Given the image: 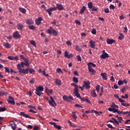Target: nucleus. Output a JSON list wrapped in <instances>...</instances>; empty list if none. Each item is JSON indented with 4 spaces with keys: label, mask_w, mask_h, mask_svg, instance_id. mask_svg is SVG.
<instances>
[{
    "label": "nucleus",
    "mask_w": 130,
    "mask_h": 130,
    "mask_svg": "<svg viewBox=\"0 0 130 130\" xmlns=\"http://www.w3.org/2000/svg\"><path fill=\"white\" fill-rule=\"evenodd\" d=\"M26 23L27 25H31L34 23V21L31 19H27L26 20Z\"/></svg>",
    "instance_id": "22"
},
{
    "label": "nucleus",
    "mask_w": 130,
    "mask_h": 130,
    "mask_svg": "<svg viewBox=\"0 0 130 130\" xmlns=\"http://www.w3.org/2000/svg\"><path fill=\"white\" fill-rule=\"evenodd\" d=\"M4 46H5V47L6 48H10V45L8 43H4Z\"/></svg>",
    "instance_id": "39"
},
{
    "label": "nucleus",
    "mask_w": 130,
    "mask_h": 130,
    "mask_svg": "<svg viewBox=\"0 0 130 130\" xmlns=\"http://www.w3.org/2000/svg\"><path fill=\"white\" fill-rule=\"evenodd\" d=\"M17 29L22 30V29L23 28V25L20 23L17 24Z\"/></svg>",
    "instance_id": "28"
},
{
    "label": "nucleus",
    "mask_w": 130,
    "mask_h": 130,
    "mask_svg": "<svg viewBox=\"0 0 130 130\" xmlns=\"http://www.w3.org/2000/svg\"><path fill=\"white\" fill-rule=\"evenodd\" d=\"M6 110H7V108H6L5 107L0 108V112H4Z\"/></svg>",
    "instance_id": "55"
},
{
    "label": "nucleus",
    "mask_w": 130,
    "mask_h": 130,
    "mask_svg": "<svg viewBox=\"0 0 130 130\" xmlns=\"http://www.w3.org/2000/svg\"><path fill=\"white\" fill-rule=\"evenodd\" d=\"M88 71L90 73V75H95V73H96L95 71L94 70L93 68L89 67L88 68Z\"/></svg>",
    "instance_id": "15"
},
{
    "label": "nucleus",
    "mask_w": 130,
    "mask_h": 130,
    "mask_svg": "<svg viewBox=\"0 0 130 130\" xmlns=\"http://www.w3.org/2000/svg\"><path fill=\"white\" fill-rule=\"evenodd\" d=\"M86 7L85 6H83L81 7L80 11L79 12V14H82L84 13V11L86 10Z\"/></svg>",
    "instance_id": "21"
},
{
    "label": "nucleus",
    "mask_w": 130,
    "mask_h": 130,
    "mask_svg": "<svg viewBox=\"0 0 130 130\" xmlns=\"http://www.w3.org/2000/svg\"><path fill=\"white\" fill-rule=\"evenodd\" d=\"M50 101H48L49 105H50L52 107H55L56 106V104L55 103V101H54L53 98L52 96H50Z\"/></svg>",
    "instance_id": "4"
},
{
    "label": "nucleus",
    "mask_w": 130,
    "mask_h": 130,
    "mask_svg": "<svg viewBox=\"0 0 130 130\" xmlns=\"http://www.w3.org/2000/svg\"><path fill=\"white\" fill-rule=\"evenodd\" d=\"M107 127H109V128L111 129H115V128L114 127H113L112 125L111 124H109L107 125Z\"/></svg>",
    "instance_id": "47"
},
{
    "label": "nucleus",
    "mask_w": 130,
    "mask_h": 130,
    "mask_svg": "<svg viewBox=\"0 0 130 130\" xmlns=\"http://www.w3.org/2000/svg\"><path fill=\"white\" fill-rule=\"evenodd\" d=\"M77 60L79 61H82V58H81V56L80 55L77 56Z\"/></svg>",
    "instance_id": "58"
},
{
    "label": "nucleus",
    "mask_w": 130,
    "mask_h": 130,
    "mask_svg": "<svg viewBox=\"0 0 130 130\" xmlns=\"http://www.w3.org/2000/svg\"><path fill=\"white\" fill-rule=\"evenodd\" d=\"M56 72L58 73H62V74L63 73V71H62L61 68H57Z\"/></svg>",
    "instance_id": "40"
},
{
    "label": "nucleus",
    "mask_w": 130,
    "mask_h": 130,
    "mask_svg": "<svg viewBox=\"0 0 130 130\" xmlns=\"http://www.w3.org/2000/svg\"><path fill=\"white\" fill-rule=\"evenodd\" d=\"M100 85H98L95 86V90L96 92H99L100 91Z\"/></svg>",
    "instance_id": "49"
},
{
    "label": "nucleus",
    "mask_w": 130,
    "mask_h": 130,
    "mask_svg": "<svg viewBox=\"0 0 130 130\" xmlns=\"http://www.w3.org/2000/svg\"><path fill=\"white\" fill-rule=\"evenodd\" d=\"M13 38L15 39H17V31H15L14 33H13Z\"/></svg>",
    "instance_id": "48"
},
{
    "label": "nucleus",
    "mask_w": 130,
    "mask_h": 130,
    "mask_svg": "<svg viewBox=\"0 0 130 130\" xmlns=\"http://www.w3.org/2000/svg\"><path fill=\"white\" fill-rule=\"evenodd\" d=\"M74 94H75V96H77V98L79 99V100L83 98L80 96V93H79L78 90H74Z\"/></svg>",
    "instance_id": "12"
},
{
    "label": "nucleus",
    "mask_w": 130,
    "mask_h": 130,
    "mask_svg": "<svg viewBox=\"0 0 130 130\" xmlns=\"http://www.w3.org/2000/svg\"><path fill=\"white\" fill-rule=\"evenodd\" d=\"M71 86H75V88H74V90H78V88H79V86L78 85H77L75 83H71Z\"/></svg>",
    "instance_id": "30"
},
{
    "label": "nucleus",
    "mask_w": 130,
    "mask_h": 130,
    "mask_svg": "<svg viewBox=\"0 0 130 130\" xmlns=\"http://www.w3.org/2000/svg\"><path fill=\"white\" fill-rule=\"evenodd\" d=\"M115 117L118 118V121L114 118H112L111 119L113 120L115 124L119 125V123H122V121L123 120L122 117H119L118 115H116L115 116Z\"/></svg>",
    "instance_id": "3"
},
{
    "label": "nucleus",
    "mask_w": 130,
    "mask_h": 130,
    "mask_svg": "<svg viewBox=\"0 0 130 130\" xmlns=\"http://www.w3.org/2000/svg\"><path fill=\"white\" fill-rule=\"evenodd\" d=\"M21 38V36L20 34H19L18 31H17V39H19Z\"/></svg>",
    "instance_id": "59"
},
{
    "label": "nucleus",
    "mask_w": 130,
    "mask_h": 130,
    "mask_svg": "<svg viewBox=\"0 0 130 130\" xmlns=\"http://www.w3.org/2000/svg\"><path fill=\"white\" fill-rule=\"evenodd\" d=\"M43 20V19L42 17H38V18H36V20H35V23L37 25H41V21Z\"/></svg>",
    "instance_id": "10"
},
{
    "label": "nucleus",
    "mask_w": 130,
    "mask_h": 130,
    "mask_svg": "<svg viewBox=\"0 0 130 130\" xmlns=\"http://www.w3.org/2000/svg\"><path fill=\"white\" fill-rule=\"evenodd\" d=\"M90 44V47L92 48H95V42L93 41H90V42L89 43Z\"/></svg>",
    "instance_id": "27"
},
{
    "label": "nucleus",
    "mask_w": 130,
    "mask_h": 130,
    "mask_svg": "<svg viewBox=\"0 0 130 130\" xmlns=\"http://www.w3.org/2000/svg\"><path fill=\"white\" fill-rule=\"evenodd\" d=\"M19 12H20L21 13H22L23 14H25L26 12L27 11V10L25 9L22 8H19Z\"/></svg>",
    "instance_id": "29"
},
{
    "label": "nucleus",
    "mask_w": 130,
    "mask_h": 130,
    "mask_svg": "<svg viewBox=\"0 0 130 130\" xmlns=\"http://www.w3.org/2000/svg\"><path fill=\"white\" fill-rule=\"evenodd\" d=\"M62 100H63L64 101L67 102H70L71 100H72L73 101H75V99H73V97L72 96H68L67 95H64L63 96H62Z\"/></svg>",
    "instance_id": "5"
},
{
    "label": "nucleus",
    "mask_w": 130,
    "mask_h": 130,
    "mask_svg": "<svg viewBox=\"0 0 130 130\" xmlns=\"http://www.w3.org/2000/svg\"><path fill=\"white\" fill-rule=\"evenodd\" d=\"M114 97L117 98V99H118V100L121 99L119 98V96L117 94H115Z\"/></svg>",
    "instance_id": "64"
},
{
    "label": "nucleus",
    "mask_w": 130,
    "mask_h": 130,
    "mask_svg": "<svg viewBox=\"0 0 130 130\" xmlns=\"http://www.w3.org/2000/svg\"><path fill=\"white\" fill-rule=\"evenodd\" d=\"M24 66H25V63L24 62H21L20 64H17V68L19 70V72L23 75L28 74V68L26 69H22L24 68Z\"/></svg>",
    "instance_id": "1"
},
{
    "label": "nucleus",
    "mask_w": 130,
    "mask_h": 130,
    "mask_svg": "<svg viewBox=\"0 0 130 130\" xmlns=\"http://www.w3.org/2000/svg\"><path fill=\"white\" fill-rule=\"evenodd\" d=\"M76 50L79 52L82 51V49H80V46L78 45L76 46Z\"/></svg>",
    "instance_id": "41"
},
{
    "label": "nucleus",
    "mask_w": 130,
    "mask_h": 130,
    "mask_svg": "<svg viewBox=\"0 0 130 130\" xmlns=\"http://www.w3.org/2000/svg\"><path fill=\"white\" fill-rule=\"evenodd\" d=\"M109 57V54H107V53H102L101 56H100V58H101L102 59H103L108 58Z\"/></svg>",
    "instance_id": "13"
},
{
    "label": "nucleus",
    "mask_w": 130,
    "mask_h": 130,
    "mask_svg": "<svg viewBox=\"0 0 130 130\" xmlns=\"http://www.w3.org/2000/svg\"><path fill=\"white\" fill-rule=\"evenodd\" d=\"M107 44L110 45V44H112L113 43H116V41H115L113 39H107Z\"/></svg>",
    "instance_id": "17"
},
{
    "label": "nucleus",
    "mask_w": 130,
    "mask_h": 130,
    "mask_svg": "<svg viewBox=\"0 0 130 130\" xmlns=\"http://www.w3.org/2000/svg\"><path fill=\"white\" fill-rule=\"evenodd\" d=\"M112 112H113L114 113H118V112H119L120 111H118V109H116V108H114V109H113V111H112Z\"/></svg>",
    "instance_id": "54"
},
{
    "label": "nucleus",
    "mask_w": 130,
    "mask_h": 130,
    "mask_svg": "<svg viewBox=\"0 0 130 130\" xmlns=\"http://www.w3.org/2000/svg\"><path fill=\"white\" fill-rule=\"evenodd\" d=\"M35 93H36V95H37L39 96H41V94H43L42 91H36Z\"/></svg>",
    "instance_id": "35"
},
{
    "label": "nucleus",
    "mask_w": 130,
    "mask_h": 130,
    "mask_svg": "<svg viewBox=\"0 0 130 130\" xmlns=\"http://www.w3.org/2000/svg\"><path fill=\"white\" fill-rule=\"evenodd\" d=\"M30 44H31L32 46H34V47H36L37 46V45L36 44V43H35V41H30Z\"/></svg>",
    "instance_id": "42"
},
{
    "label": "nucleus",
    "mask_w": 130,
    "mask_h": 130,
    "mask_svg": "<svg viewBox=\"0 0 130 130\" xmlns=\"http://www.w3.org/2000/svg\"><path fill=\"white\" fill-rule=\"evenodd\" d=\"M47 34L49 35L53 34L54 36H57L58 35V32L55 29H54L52 26H50L48 29L46 30Z\"/></svg>",
    "instance_id": "2"
},
{
    "label": "nucleus",
    "mask_w": 130,
    "mask_h": 130,
    "mask_svg": "<svg viewBox=\"0 0 130 130\" xmlns=\"http://www.w3.org/2000/svg\"><path fill=\"white\" fill-rule=\"evenodd\" d=\"M54 127L55 128H56L57 129H58V130H60L61 129V127L60 125H56L54 126Z\"/></svg>",
    "instance_id": "43"
},
{
    "label": "nucleus",
    "mask_w": 130,
    "mask_h": 130,
    "mask_svg": "<svg viewBox=\"0 0 130 130\" xmlns=\"http://www.w3.org/2000/svg\"><path fill=\"white\" fill-rule=\"evenodd\" d=\"M100 76H102V78H103V80H107V75L106 73H101V74H100Z\"/></svg>",
    "instance_id": "20"
},
{
    "label": "nucleus",
    "mask_w": 130,
    "mask_h": 130,
    "mask_svg": "<svg viewBox=\"0 0 130 130\" xmlns=\"http://www.w3.org/2000/svg\"><path fill=\"white\" fill-rule=\"evenodd\" d=\"M68 122L69 123L70 126L71 127H75L74 125H73V123L71 122L70 120H68Z\"/></svg>",
    "instance_id": "60"
},
{
    "label": "nucleus",
    "mask_w": 130,
    "mask_h": 130,
    "mask_svg": "<svg viewBox=\"0 0 130 130\" xmlns=\"http://www.w3.org/2000/svg\"><path fill=\"white\" fill-rule=\"evenodd\" d=\"M8 59L11 60H17V56L15 57H13L11 56H9V57H8Z\"/></svg>",
    "instance_id": "32"
},
{
    "label": "nucleus",
    "mask_w": 130,
    "mask_h": 130,
    "mask_svg": "<svg viewBox=\"0 0 130 130\" xmlns=\"http://www.w3.org/2000/svg\"><path fill=\"white\" fill-rule=\"evenodd\" d=\"M7 102L12 105H15V101L12 96H9V99L7 100Z\"/></svg>",
    "instance_id": "7"
},
{
    "label": "nucleus",
    "mask_w": 130,
    "mask_h": 130,
    "mask_svg": "<svg viewBox=\"0 0 130 130\" xmlns=\"http://www.w3.org/2000/svg\"><path fill=\"white\" fill-rule=\"evenodd\" d=\"M75 23L76 24H77V25H81V22L78 20H75Z\"/></svg>",
    "instance_id": "61"
},
{
    "label": "nucleus",
    "mask_w": 130,
    "mask_h": 130,
    "mask_svg": "<svg viewBox=\"0 0 130 130\" xmlns=\"http://www.w3.org/2000/svg\"><path fill=\"white\" fill-rule=\"evenodd\" d=\"M9 126L11 127L12 129L13 130L16 129V125L15 124L14 121H11L9 123Z\"/></svg>",
    "instance_id": "14"
},
{
    "label": "nucleus",
    "mask_w": 130,
    "mask_h": 130,
    "mask_svg": "<svg viewBox=\"0 0 130 130\" xmlns=\"http://www.w3.org/2000/svg\"><path fill=\"white\" fill-rule=\"evenodd\" d=\"M111 107L113 108H118V106L115 105L114 103H112V105Z\"/></svg>",
    "instance_id": "44"
},
{
    "label": "nucleus",
    "mask_w": 130,
    "mask_h": 130,
    "mask_svg": "<svg viewBox=\"0 0 130 130\" xmlns=\"http://www.w3.org/2000/svg\"><path fill=\"white\" fill-rule=\"evenodd\" d=\"M115 6H114V5H111L109 6V9L110 10H114L115 9Z\"/></svg>",
    "instance_id": "50"
},
{
    "label": "nucleus",
    "mask_w": 130,
    "mask_h": 130,
    "mask_svg": "<svg viewBox=\"0 0 130 130\" xmlns=\"http://www.w3.org/2000/svg\"><path fill=\"white\" fill-rule=\"evenodd\" d=\"M129 88L128 86H123L122 88V92L124 93V91H125V90Z\"/></svg>",
    "instance_id": "36"
},
{
    "label": "nucleus",
    "mask_w": 130,
    "mask_h": 130,
    "mask_svg": "<svg viewBox=\"0 0 130 130\" xmlns=\"http://www.w3.org/2000/svg\"><path fill=\"white\" fill-rule=\"evenodd\" d=\"M56 7H54V8H56V9H58L59 11H61L64 10V7L62 5L56 4Z\"/></svg>",
    "instance_id": "9"
},
{
    "label": "nucleus",
    "mask_w": 130,
    "mask_h": 130,
    "mask_svg": "<svg viewBox=\"0 0 130 130\" xmlns=\"http://www.w3.org/2000/svg\"><path fill=\"white\" fill-rule=\"evenodd\" d=\"M83 84L84 85L85 88H86L87 89H89L90 88V82L89 81H83Z\"/></svg>",
    "instance_id": "11"
},
{
    "label": "nucleus",
    "mask_w": 130,
    "mask_h": 130,
    "mask_svg": "<svg viewBox=\"0 0 130 130\" xmlns=\"http://www.w3.org/2000/svg\"><path fill=\"white\" fill-rule=\"evenodd\" d=\"M55 83L58 86H61V80L60 79H56L55 81Z\"/></svg>",
    "instance_id": "19"
},
{
    "label": "nucleus",
    "mask_w": 130,
    "mask_h": 130,
    "mask_svg": "<svg viewBox=\"0 0 130 130\" xmlns=\"http://www.w3.org/2000/svg\"><path fill=\"white\" fill-rule=\"evenodd\" d=\"M110 12L109 9L108 8L105 9V13L107 14H109Z\"/></svg>",
    "instance_id": "57"
},
{
    "label": "nucleus",
    "mask_w": 130,
    "mask_h": 130,
    "mask_svg": "<svg viewBox=\"0 0 130 130\" xmlns=\"http://www.w3.org/2000/svg\"><path fill=\"white\" fill-rule=\"evenodd\" d=\"M56 8L51 7L49 9H46L45 11H47V13H48L49 16H51V15H52L51 11H56Z\"/></svg>",
    "instance_id": "8"
},
{
    "label": "nucleus",
    "mask_w": 130,
    "mask_h": 130,
    "mask_svg": "<svg viewBox=\"0 0 130 130\" xmlns=\"http://www.w3.org/2000/svg\"><path fill=\"white\" fill-rule=\"evenodd\" d=\"M4 69H5V72L6 73H10V70H9V68L5 67Z\"/></svg>",
    "instance_id": "51"
},
{
    "label": "nucleus",
    "mask_w": 130,
    "mask_h": 130,
    "mask_svg": "<svg viewBox=\"0 0 130 130\" xmlns=\"http://www.w3.org/2000/svg\"><path fill=\"white\" fill-rule=\"evenodd\" d=\"M44 90V88L41 86L36 87V91H43Z\"/></svg>",
    "instance_id": "25"
},
{
    "label": "nucleus",
    "mask_w": 130,
    "mask_h": 130,
    "mask_svg": "<svg viewBox=\"0 0 130 130\" xmlns=\"http://www.w3.org/2000/svg\"><path fill=\"white\" fill-rule=\"evenodd\" d=\"M28 72H29L30 74H34L35 73V70L33 68H28Z\"/></svg>",
    "instance_id": "31"
},
{
    "label": "nucleus",
    "mask_w": 130,
    "mask_h": 130,
    "mask_svg": "<svg viewBox=\"0 0 130 130\" xmlns=\"http://www.w3.org/2000/svg\"><path fill=\"white\" fill-rule=\"evenodd\" d=\"M28 28H29L30 30H35L36 29V26L34 25H29L28 26Z\"/></svg>",
    "instance_id": "38"
},
{
    "label": "nucleus",
    "mask_w": 130,
    "mask_h": 130,
    "mask_svg": "<svg viewBox=\"0 0 130 130\" xmlns=\"http://www.w3.org/2000/svg\"><path fill=\"white\" fill-rule=\"evenodd\" d=\"M88 9H92V7H94V6H93V3L92 2H89L87 4Z\"/></svg>",
    "instance_id": "33"
},
{
    "label": "nucleus",
    "mask_w": 130,
    "mask_h": 130,
    "mask_svg": "<svg viewBox=\"0 0 130 130\" xmlns=\"http://www.w3.org/2000/svg\"><path fill=\"white\" fill-rule=\"evenodd\" d=\"M121 105H123V106H124V107L129 106V104L124 103H121Z\"/></svg>",
    "instance_id": "56"
},
{
    "label": "nucleus",
    "mask_w": 130,
    "mask_h": 130,
    "mask_svg": "<svg viewBox=\"0 0 130 130\" xmlns=\"http://www.w3.org/2000/svg\"><path fill=\"white\" fill-rule=\"evenodd\" d=\"M72 81L75 83H77L79 82L78 78L76 77H74L73 78H72Z\"/></svg>",
    "instance_id": "34"
},
{
    "label": "nucleus",
    "mask_w": 130,
    "mask_h": 130,
    "mask_svg": "<svg viewBox=\"0 0 130 130\" xmlns=\"http://www.w3.org/2000/svg\"><path fill=\"white\" fill-rule=\"evenodd\" d=\"M73 54H70L69 55H68V56H65L66 58H67L68 59L72 58H73Z\"/></svg>",
    "instance_id": "45"
},
{
    "label": "nucleus",
    "mask_w": 130,
    "mask_h": 130,
    "mask_svg": "<svg viewBox=\"0 0 130 130\" xmlns=\"http://www.w3.org/2000/svg\"><path fill=\"white\" fill-rule=\"evenodd\" d=\"M42 72H43V75H44V76H45V77H48L49 76V74H45V71L43 70L42 71Z\"/></svg>",
    "instance_id": "62"
},
{
    "label": "nucleus",
    "mask_w": 130,
    "mask_h": 130,
    "mask_svg": "<svg viewBox=\"0 0 130 130\" xmlns=\"http://www.w3.org/2000/svg\"><path fill=\"white\" fill-rule=\"evenodd\" d=\"M90 94H91V96L93 98H96L97 97V94H96L95 89L92 90L91 92H90Z\"/></svg>",
    "instance_id": "23"
},
{
    "label": "nucleus",
    "mask_w": 130,
    "mask_h": 130,
    "mask_svg": "<svg viewBox=\"0 0 130 130\" xmlns=\"http://www.w3.org/2000/svg\"><path fill=\"white\" fill-rule=\"evenodd\" d=\"M96 29L95 28L92 29V31H91V33L92 34L95 35L96 34Z\"/></svg>",
    "instance_id": "63"
},
{
    "label": "nucleus",
    "mask_w": 130,
    "mask_h": 130,
    "mask_svg": "<svg viewBox=\"0 0 130 130\" xmlns=\"http://www.w3.org/2000/svg\"><path fill=\"white\" fill-rule=\"evenodd\" d=\"M95 68L96 67V64H94L93 62H89L88 63V68Z\"/></svg>",
    "instance_id": "26"
},
{
    "label": "nucleus",
    "mask_w": 130,
    "mask_h": 130,
    "mask_svg": "<svg viewBox=\"0 0 130 130\" xmlns=\"http://www.w3.org/2000/svg\"><path fill=\"white\" fill-rule=\"evenodd\" d=\"M118 85L120 86L124 84V83L122 81H121V80H119V81L118 82Z\"/></svg>",
    "instance_id": "46"
},
{
    "label": "nucleus",
    "mask_w": 130,
    "mask_h": 130,
    "mask_svg": "<svg viewBox=\"0 0 130 130\" xmlns=\"http://www.w3.org/2000/svg\"><path fill=\"white\" fill-rule=\"evenodd\" d=\"M75 112H72V114H73L74 115H72V117H73V118L77 119V115L75 114Z\"/></svg>",
    "instance_id": "53"
},
{
    "label": "nucleus",
    "mask_w": 130,
    "mask_h": 130,
    "mask_svg": "<svg viewBox=\"0 0 130 130\" xmlns=\"http://www.w3.org/2000/svg\"><path fill=\"white\" fill-rule=\"evenodd\" d=\"M81 101L87 102V103L90 104V101L89 100H88V98L87 96H85V98H82V99H80Z\"/></svg>",
    "instance_id": "16"
},
{
    "label": "nucleus",
    "mask_w": 130,
    "mask_h": 130,
    "mask_svg": "<svg viewBox=\"0 0 130 130\" xmlns=\"http://www.w3.org/2000/svg\"><path fill=\"white\" fill-rule=\"evenodd\" d=\"M17 114H18L19 115V116H22L26 118H30V119H32L31 117H30L28 115L24 113V112H20Z\"/></svg>",
    "instance_id": "6"
},
{
    "label": "nucleus",
    "mask_w": 130,
    "mask_h": 130,
    "mask_svg": "<svg viewBox=\"0 0 130 130\" xmlns=\"http://www.w3.org/2000/svg\"><path fill=\"white\" fill-rule=\"evenodd\" d=\"M23 60L24 61V63H25V66L26 67H29V61L27 60V58H26L25 57H23Z\"/></svg>",
    "instance_id": "18"
},
{
    "label": "nucleus",
    "mask_w": 130,
    "mask_h": 130,
    "mask_svg": "<svg viewBox=\"0 0 130 130\" xmlns=\"http://www.w3.org/2000/svg\"><path fill=\"white\" fill-rule=\"evenodd\" d=\"M90 9V10H92V11H93V12L97 11V10H98L97 8H96L95 6L92 7V9Z\"/></svg>",
    "instance_id": "52"
},
{
    "label": "nucleus",
    "mask_w": 130,
    "mask_h": 130,
    "mask_svg": "<svg viewBox=\"0 0 130 130\" xmlns=\"http://www.w3.org/2000/svg\"><path fill=\"white\" fill-rule=\"evenodd\" d=\"M124 39V35L122 33H120V36L118 37V39L120 40H122Z\"/></svg>",
    "instance_id": "37"
},
{
    "label": "nucleus",
    "mask_w": 130,
    "mask_h": 130,
    "mask_svg": "<svg viewBox=\"0 0 130 130\" xmlns=\"http://www.w3.org/2000/svg\"><path fill=\"white\" fill-rule=\"evenodd\" d=\"M129 113V112L128 111H126V112H123L122 111H120V112H118V114L119 115H120V116H121V114H122L123 115H126V114H128Z\"/></svg>",
    "instance_id": "24"
}]
</instances>
